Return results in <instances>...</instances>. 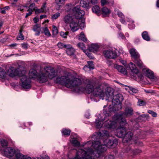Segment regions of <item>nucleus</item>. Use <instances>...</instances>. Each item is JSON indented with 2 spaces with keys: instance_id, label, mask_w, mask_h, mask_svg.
Returning <instances> with one entry per match:
<instances>
[{
  "instance_id": "c756f323",
  "label": "nucleus",
  "mask_w": 159,
  "mask_h": 159,
  "mask_svg": "<svg viewBox=\"0 0 159 159\" xmlns=\"http://www.w3.org/2000/svg\"><path fill=\"white\" fill-rule=\"evenodd\" d=\"M7 75V73L1 67H0V79H4Z\"/></svg>"
},
{
  "instance_id": "603ef678",
  "label": "nucleus",
  "mask_w": 159,
  "mask_h": 159,
  "mask_svg": "<svg viewBox=\"0 0 159 159\" xmlns=\"http://www.w3.org/2000/svg\"><path fill=\"white\" fill-rule=\"evenodd\" d=\"M138 105L139 106H143L145 104V102L143 101L139 100L138 102Z\"/></svg>"
},
{
  "instance_id": "e2e57ef3",
  "label": "nucleus",
  "mask_w": 159,
  "mask_h": 159,
  "mask_svg": "<svg viewBox=\"0 0 159 159\" xmlns=\"http://www.w3.org/2000/svg\"><path fill=\"white\" fill-rule=\"evenodd\" d=\"M0 9V12H1L2 14H5L6 13V10L4 8H1Z\"/></svg>"
},
{
  "instance_id": "2f4dec72",
  "label": "nucleus",
  "mask_w": 159,
  "mask_h": 159,
  "mask_svg": "<svg viewBox=\"0 0 159 159\" xmlns=\"http://www.w3.org/2000/svg\"><path fill=\"white\" fill-rule=\"evenodd\" d=\"M143 38L147 41H149L150 40V38L148 35V33L146 31H144L142 34Z\"/></svg>"
},
{
  "instance_id": "dca6fc26",
  "label": "nucleus",
  "mask_w": 159,
  "mask_h": 159,
  "mask_svg": "<svg viewBox=\"0 0 159 159\" xmlns=\"http://www.w3.org/2000/svg\"><path fill=\"white\" fill-rule=\"evenodd\" d=\"M75 19V18H74L71 15L68 14L64 16L63 21L66 24H70Z\"/></svg>"
},
{
  "instance_id": "4d7b16f0",
  "label": "nucleus",
  "mask_w": 159,
  "mask_h": 159,
  "mask_svg": "<svg viewBox=\"0 0 159 159\" xmlns=\"http://www.w3.org/2000/svg\"><path fill=\"white\" fill-rule=\"evenodd\" d=\"M128 27L130 29H133L134 28V25L133 23L130 24L128 25Z\"/></svg>"
},
{
  "instance_id": "338daca9",
  "label": "nucleus",
  "mask_w": 159,
  "mask_h": 159,
  "mask_svg": "<svg viewBox=\"0 0 159 159\" xmlns=\"http://www.w3.org/2000/svg\"><path fill=\"white\" fill-rule=\"evenodd\" d=\"M17 45V44L16 43H13V44H11L10 45V46L11 48H13V47H14L16 46Z\"/></svg>"
},
{
  "instance_id": "6e6d98bb",
  "label": "nucleus",
  "mask_w": 159,
  "mask_h": 159,
  "mask_svg": "<svg viewBox=\"0 0 159 159\" xmlns=\"http://www.w3.org/2000/svg\"><path fill=\"white\" fill-rule=\"evenodd\" d=\"M25 7L24 6L20 5L19 6L18 8V10L20 11H23L24 8Z\"/></svg>"
},
{
  "instance_id": "5fc2aeb1",
  "label": "nucleus",
  "mask_w": 159,
  "mask_h": 159,
  "mask_svg": "<svg viewBox=\"0 0 159 159\" xmlns=\"http://www.w3.org/2000/svg\"><path fill=\"white\" fill-rule=\"evenodd\" d=\"M21 46L23 48L25 49H27L28 47V44L25 43L21 44Z\"/></svg>"
},
{
  "instance_id": "13d9d810",
  "label": "nucleus",
  "mask_w": 159,
  "mask_h": 159,
  "mask_svg": "<svg viewBox=\"0 0 159 159\" xmlns=\"http://www.w3.org/2000/svg\"><path fill=\"white\" fill-rule=\"evenodd\" d=\"M72 46L70 44H66L65 48L66 49V50L70 49L71 48H73Z\"/></svg>"
},
{
  "instance_id": "e433bc0d",
  "label": "nucleus",
  "mask_w": 159,
  "mask_h": 159,
  "mask_svg": "<svg viewBox=\"0 0 159 159\" xmlns=\"http://www.w3.org/2000/svg\"><path fill=\"white\" fill-rule=\"evenodd\" d=\"M22 29H21L20 30L18 35L17 37V38L18 40H22L24 39V37L22 34Z\"/></svg>"
},
{
  "instance_id": "864d4df0",
  "label": "nucleus",
  "mask_w": 159,
  "mask_h": 159,
  "mask_svg": "<svg viewBox=\"0 0 159 159\" xmlns=\"http://www.w3.org/2000/svg\"><path fill=\"white\" fill-rule=\"evenodd\" d=\"M45 6V4H44L42 6L41 9H40L41 11H42V13L45 12L46 11Z\"/></svg>"
},
{
  "instance_id": "3c124183",
  "label": "nucleus",
  "mask_w": 159,
  "mask_h": 159,
  "mask_svg": "<svg viewBox=\"0 0 159 159\" xmlns=\"http://www.w3.org/2000/svg\"><path fill=\"white\" fill-rule=\"evenodd\" d=\"M114 156L111 155H108L105 157V159H114Z\"/></svg>"
},
{
  "instance_id": "a19ab883",
  "label": "nucleus",
  "mask_w": 159,
  "mask_h": 159,
  "mask_svg": "<svg viewBox=\"0 0 159 159\" xmlns=\"http://www.w3.org/2000/svg\"><path fill=\"white\" fill-rule=\"evenodd\" d=\"M134 61L136 63L138 66L141 67L143 66V64L141 60H138L137 59L134 60Z\"/></svg>"
},
{
  "instance_id": "2eb2a0df",
  "label": "nucleus",
  "mask_w": 159,
  "mask_h": 159,
  "mask_svg": "<svg viewBox=\"0 0 159 159\" xmlns=\"http://www.w3.org/2000/svg\"><path fill=\"white\" fill-rule=\"evenodd\" d=\"M15 157V159H32L30 156L27 155H24L21 153L18 149L16 151Z\"/></svg>"
},
{
  "instance_id": "a211bd4d",
  "label": "nucleus",
  "mask_w": 159,
  "mask_h": 159,
  "mask_svg": "<svg viewBox=\"0 0 159 159\" xmlns=\"http://www.w3.org/2000/svg\"><path fill=\"white\" fill-rule=\"evenodd\" d=\"M129 66L131 70L133 76H135L139 73V70L136 69L135 65L132 62H130L129 65Z\"/></svg>"
},
{
  "instance_id": "9b49d317",
  "label": "nucleus",
  "mask_w": 159,
  "mask_h": 159,
  "mask_svg": "<svg viewBox=\"0 0 159 159\" xmlns=\"http://www.w3.org/2000/svg\"><path fill=\"white\" fill-rule=\"evenodd\" d=\"M103 54L105 57L107 58L115 59L117 57V53L112 49H109L103 51Z\"/></svg>"
},
{
  "instance_id": "49530a36",
  "label": "nucleus",
  "mask_w": 159,
  "mask_h": 159,
  "mask_svg": "<svg viewBox=\"0 0 159 159\" xmlns=\"http://www.w3.org/2000/svg\"><path fill=\"white\" fill-rule=\"evenodd\" d=\"M69 33L68 32H64L61 31L60 33V34L61 36L63 38H66L68 34Z\"/></svg>"
},
{
  "instance_id": "aec40b11",
  "label": "nucleus",
  "mask_w": 159,
  "mask_h": 159,
  "mask_svg": "<svg viewBox=\"0 0 159 159\" xmlns=\"http://www.w3.org/2000/svg\"><path fill=\"white\" fill-rule=\"evenodd\" d=\"M99 48V46L97 43H92L89 45L88 49L90 52L94 53L98 52Z\"/></svg>"
},
{
  "instance_id": "20e7f679",
  "label": "nucleus",
  "mask_w": 159,
  "mask_h": 159,
  "mask_svg": "<svg viewBox=\"0 0 159 159\" xmlns=\"http://www.w3.org/2000/svg\"><path fill=\"white\" fill-rule=\"evenodd\" d=\"M110 113L109 112L105 114L104 112V117L102 119L100 115L98 116L95 121V125L97 128H101L103 126L106 128L112 130L116 127V123L113 120V117L111 120Z\"/></svg>"
},
{
  "instance_id": "c85d7f7f",
  "label": "nucleus",
  "mask_w": 159,
  "mask_h": 159,
  "mask_svg": "<svg viewBox=\"0 0 159 159\" xmlns=\"http://www.w3.org/2000/svg\"><path fill=\"white\" fill-rule=\"evenodd\" d=\"M97 134L98 136L105 137H106L109 136V132L106 130L102 131V132H100Z\"/></svg>"
},
{
  "instance_id": "052dcab7",
  "label": "nucleus",
  "mask_w": 159,
  "mask_h": 159,
  "mask_svg": "<svg viewBox=\"0 0 159 159\" xmlns=\"http://www.w3.org/2000/svg\"><path fill=\"white\" fill-rule=\"evenodd\" d=\"M29 12L26 14V16H25V18H27L28 16L31 15L32 14V12L30 11H27Z\"/></svg>"
},
{
  "instance_id": "423d86ee",
  "label": "nucleus",
  "mask_w": 159,
  "mask_h": 159,
  "mask_svg": "<svg viewBox=\"0 0 159 159\" xmlns=\"http://www.w3.org/2000/svg\"><path fill=\"white\" fill-rule=\"evenodd\" d=\"M83 148L78 149H74L75 155L70 159H92V152H87Z\"/></svg>"
},
{
  "instance_id": "473e14b6",
  "label": "nucleus",
  "mask_w": 159,
  "mask_h": 159,
  "mask_svg": "<svg viewBox=\"0 0 159 159\" xmlns=\"http://www.w3.org/2000/svg\"><path fill=\"white\" fill-rule=\"evenodd\" d=\"M71 131L69 129H63L61 130L62 135L69 136L70 135Z\"/></svg>"
},
{
  "instance_id": "09e8293b",
  "label": "nucleus",
  "mask_w": 159,
  "mask_h": 159,
  "mask_svg": "<svg viewBox=\"0 0 159 159\" xmlns=\"http://www.w3.org/2000/svg\"><path fill=\"white\" fill-rule=\"evenodd\" d=\"M148 113L151 114V115L153 117H155L157 116V113L152 111L149 110L148 111Z\"/></svg>"
},
{
  "instance_id": "9d476101",
  "label": "nucleus",
  "mask_w": 159,
  "mask_h": 159,
  "mask_svg": "<svg viewBox=\"0 0 159 159\" xmlns=\"http://www.w3.org/2000/svg\"><path fill=\"white\" fill-rule=\"evenodd\" d=\"M44 70L46 72V75L48 76V79H52L57 75V72L55 71L53 67L47 66L44 67Z\"/></svg>"
},
{
  "instance_id": "79ce46f5",
  "label": "nucleus",
  "mask_w": 159,
  "mask_h": 159,
  "mask_svg": "<svg viewBox=\"0 0 159 159\" xmlns=\"http://www.w3.org/2000/svg\"><path fill=\"white\" fill-rule=\"evenodd\" d=\"M52 32H53V34L54 35H56L58 33V30L57 29V27L54 26L53 25L52 26Z\"/></svg>"
},
{
  "instance_id": "8fccbe9b",
  "label": "nucleus",
  "mask_w": 159,
  "mask_h": 159,
  "mask_svg": "<svg viewBox=\"0 0 159 159\" xmlns=\"http://www.w3.org/2000/svg\"><path fill=\"white\" fill-rule=\"evenodd\" d=\"M40 158L42 159H49V157L47 155H41L40 156Z\"/></svg>"
},
{
  "instance_id": "b1692460",
  "label": "nucleus",
  "mask_w": 159,
  "mask_h": 159,
  "mask_svg": "<svg viewBox=\"0 0 159 159\" xmlns=\"http://www.w3.org/2000/svg\"><path fill=\"white\" fill-rule=\"evenodd\" d=\"M38 74L36 71L34 69H31L29 73V77H30L31 79V78L34 79H37L38 76Z\"/></svg>"
},
{
  "instance_id": "a878e982",
  "label": "nucleus",
  "mask_w": 159,
  "mask_h": 159,
  "mask_svg": "<svg viewBox=\"0 0 159 159\" xmlns=\"http://www.w3.org/2000/svg\"><path fill=\"white\" fill-rule=\"evenodd\" d=\"M33 30L35 32V35L39 36L40 34V31H41L40 26L37 24L34 25L33 27Z\"/></svg>"
},
{
  "instance_id": "de8ad7c7",
  "label": "nucleus",
  "mask_w": 159,
  "mask_h": 159,
  "mask_svg": "<svg viewBox=\"0 0 159 159\" xmlns=\"http://www.w3.org/2000/svg\"><path fill=\"white\" fill-rule=\"evenodd\" d=\"M101 3L102 6L109 4V2L107 0H101Z\"/></svg>"
},
{
  "instance_id": "774afa93",
  "label": "nucleus",
  "mask_w": 159,
  "mask_h": 159,
  "mask_svg": "<svg viewBox=\"0 0 159 159\" xmlns=\"http://www.w3.org/2000/svg\"><path fill=\"white\" fill-rule=\"evenodd\" d=\"M35 23H36L39 21V19L38 18H34L33 19Z\"/></svg>"
},
{
  "instance_id": "5701e85b",
  "label": "nucleus",
  "mask_w": 159,
  "mask_h": 159,
  "mask_svg": "<svg viewBox=\"0 0 159 159\" xmlns=\"http://www.w3.org/2000/svg\"><path fill=\"white\" fill-rule=\"evenodd\" d=\"M80 4L82 7L86 8V9H89L90 8L89 0H82L80 2Z\"/></svg>"
},
{
  "instance_id": "f3484780",
  "label": "nucleus",
  "mask_w": 159,
  "mask_h": 159,
  "mask_svg": "<svg viewBox=\"0 0 159 159\" xmlns=\"http://www.w3.org/2000/svg\"><path fill=\"white\" fill-rule=\"evenodd\" d=\"M129 53L133 61L138 59L140 57L139 54L134 48L131 49L129 50Z\"/></svg>"
},
{
  "instance_id": "393cba45",
  "label": "nucleus",
  "mask_w": 159,
  "mask_h": 159,
  "mask_svg": "<svg viewBox=\"0 0 159 159\" xmlns=\"http://www.w3.org/2000/svg\"><path fill=\"white\" fill-rule=\"evenodd\" d=\"M88 65L85 66L84 67V69L86 71L88 70V69L89 70L93 69L94 68V65L92 61H88L87 62Z\"/></svg>"
},
{
  "instance_id": "f03ea898",
  "label": "nucleus",
  "mask_w": 159,
  "mask_h": 159,
  "mask_svg": "<svg viewBox=\"0 0 159 159\" xmlns=\"http://www.w3.org/2000/svg\"><path fill=\"white\" fill-rule=\"evenodd\" d=\"M92 141H89L82 145L81 147L89 152H92V155L95 154L97 157L100 156L102 153L107 150V148H113L118 144L116 139L112 140L107 138L105 140L100 139L96 138V135H93L92 137Z\"/></svg>"
},
{
  "instance_id": "4be33fe9",
  "label": "nucleus",
  "mask_w": 159,
  "mask_h": 159,
  "mask_svg": "<svg viewBox=\"0 0 159 159\" xmlns=\"http://www.w3.org/2000/svg\"><path fill=\"white\" fill-rule=\"evenodd\" d=\"M102 15L104 17L109 16L111 12V10L106 7H104L101 9Z\"/></svg>"
},
{
  "instance_id": "6e6552de",
  "label": "nucleus",
  "mask_w": 159,
  "mask_h": 159,
  "mask_svg": "<svg viewBox=\"0 0 159 159\" xmlns=\"http://www.w3.org/2000/svg\"><path fill=\"white\" fill-rule=\"evenodd\" d=\"M20 75L18 76L20 77L21 86L25 89H30L31 87V79L26 75V71L24 70H22Z\"/></svg>"
},
{
  "instance_id": "37998d69",
  "label": "nucleus",
  "mask_w": 159,
  "mask_h": 159,
  "mask_svg": "<svg viewBox=\"0 0 159 159\" xmlns=\"http://www.w3.org/2000/svg\"><path fill=\"white\" fill-rule=\"evenodd\" d=\"M1 143L3 147H5L7 146L8 143L6 140L2 139L1 141Z\"/></svg>"
},
{
  "instance_id": "c9c22d12",
  "label": "nucleus",
  "mask_w": 159,
  "mask_h": 159,
  "mask_svg": "<svg viewBox=\"0 0 159 159\" xmlns=\"http://www.w3.org/2000/svg\"><path fill=\"white\" fill-rule=\"evenodd\" d=\"M75 52V50L73 48H71L70 49H68L66 50V52L69 55H73Z\"/></svg>"
},
{
  "instance_id": "ddd939ff",
  "label": "nucleus",
  "mask_w": 159,
  "mask_h": 159,
  "mask_svg": "<svg viewBox=\"0 0 159 159\" xmlns=\"http://www.w3.org/2000/svg\"><path fill=\"white\" fill-rule=\"evenodd\" d=\"M18 150L11 147L7 148L4 149L3 154L7 157H12L15 155Z\"/></svg>"
},
{
  "instance_id": "0eeeda50",
  "label": "nucleus",
  "mask_w": 159,
  "mask_h": 159,
  "mask_svg": "<svg viewBox=\"0 0 159 159\" xmlns=\"http://www.w3.org/2000/svg\"><path fill=\"white\" fill-rule=\"evenodd\" d=\"M116 135L119 138H123L124 142L128 141L131 140L133 136L132 133L130 131L126 133L125 128L123 127H119L116 130Z\"/></svg>"
},
{
  "instance_id": "f704fd0d",
  "label": "nucleus",
  "mask_w": 159,
  "mask_h": 159,
  "mask_svg": "<svg viewBox=\"0 0 159 159\" xmlns=\"http://www.w3.org/2000/svg\"><path fill=\"white\" fill-rule=\"evenodd\" d=\"M35 4L34 3H32L28 7V9L27 11H30L33 12L34 11H35Z\"/></svg>"
},
{
  "instance_id": "39448f33",
  "label": "nucleus",
  "mask_w": 159,
  "mask_h": 159,
  "mask_svg": "<svg viewBox=\"0 0 159 159\" xmlns=\"http://www.w3.org/2000/svg\"><path fill=\"white\" fill-rule=\"evenodd\" d=\"M133 114V110L132 108L127 107L125 109L124 113L121 115L118 114L115 115L113 117V120L114 121H115L117 125L118 124H119L120 125L124 126L126 124V122L125 120V117Z\"/></svg>"
},
{
  "instance_id": "cd10ccee",
  "label": "nucleus",
  "mask_w": 159,
  "mask_h": 159,
  "mask_svg": "<svg viewBox=\"0 0 159 159\" xmlns=\"http://www.w3.org/2000/svg\"><path fill=\"white\" fill-rule=\"evenodd\" d=\"M65 0H55L57 9L59 10L61 7L64 4Z\"/></svg>"
},
{
  "instance_id": "58836bf2",
  "label": "nucleus",
  "mask_w": 159,
  "mask_h": 159,
  "mask_svg": "<svg viewBox=\"0 0 159 159\" xmlns=\"http://www.w3.org/2000/svg\"><path fill=\"white\" fill-rule=\"evenodd\" d=\"M115 12L118 15V16L120 18H124V16L123 14L121 12H120L118 9H115Z\"/></svg>"
},
{
  "instance_id": "ea45409f",
  "label": "nucleus",
  "mask_w": 159,
  "mask_h": 159,
  "mask_svg": "<svg viewBox=\"0 0 159 159\" xmlns=\"http://www.w3.org/2000/svg\"><path fill=\"white\" fill-rule=\"evenodd\" d=\"M43 30L45 35L47 37H50L51 36V34H50L49 30L47 27L44 28H43Z\"/></svg>"
},
{
  "instance_id": "6ab92c4d",
  "label": "nucleus",
  "mask_w": 159,
  "mask_h": 159,
  "mask_svg": "<svg viewBox=\"0 0 159 159\" xmlns=\"http://www.w3.org/2000/svg\"><path fill=\"white\" fill-rule=\"evenodd\" d=\"M143 71L145 75L148 78L152 80L154 79V73L152 71L148 69H143Z\"/></svg>"
},
{
  "instance_id": "f257e3e1",
  "label": "nucleus",
  "mask_w": 159,
  "mask_h": 159,
  "mask_svg": "<svg viewBox=\"0 0 159 159\" xmlns=\"http://www.w3.org/2000/svg\"><path fill=\"white\" fill-rule=\"evenodd\" d=\"M83 81L84 79L81 77H75L68 73L59 75V84L65 85L71 89L73 92L77 93L85 92L88 94L92 92L94 96H99L102 99L107 100V98H110L112 100V104L115 108L118 107L117 110L121 108V102L124 99L121 94L114 96L113 89L107 84H102L96 85L92 80L89 79L86 80L87 83L86 87L83 88L80 85Z\"/></svg>"
},
{
  "instance_id": "7c9ffc66",
  "label": "nucleus",
  "mask_w": 159,
  "mask_h": 159,
  "mask_svg": "<svg viewBox=\"0 0 159 159\" xmlns=\"http://www.w3.org/2000/svg\"><path fill=\"white\" fill-rule=\"evenodd\" d=\"M78 38L79 39L81 40L84 42H86L87 40V39L83 32H81L79 35Z\"/></svg>"
},
{
  "instance_id": "1a4fd4ad",
  "label": "nucleus",
  "mask_w": 159,
  "mask_h": 159,
  "mask_svg": "<svg viewBox=\"0 0 159 159\" xmlns=\"http://www.w3.org/2000/svg\"><path fill=\"white\" fill-rule=\"evenodd\" d=\"M23 70L22 68L20 66H19V67L15 69L14 67L10 66L7 70V74L11 77H14L16 76L20 75V74L22 70Z\"/></svg>"
},
{
  "instance_id": "bf43d9fd",
  "label": "nucleus",
  "mask_w": 159,
  "mask_h": 159,
  "mask_svg": "<svg viewBox=\"0 0 159 159\" xmlns=\"http://www.w3.org/2000/svg\"><path fill=\"white\" fill-rule=\"evenodd\" d=\"M98 2V0H90L91 3L93 5L97 4Z\"/></svg>"
},
{
  "instance_id": "a18cd8bd",
  "label": "nucleus",
  "mask_w": 159,
  "mask_h": 159,
  "mask_svg": "<svg viewBox=\"0 0 159 159\" xmlns=\"http://www.w3.org/2000/svg\"><path fill=\"white\" fill-rule=\"evenodd\" d=\"M60 15V14L59 12H57L53 15L52 16V18L53 20H55L57 19Z\"/></svg>"
},
{
  "instance_id": "4468645a",
  "label": "nucleus",
  "mask_w": 159,
  "mask_h": 159,
  "mask_svg": "<svg viewBox=\"0 0 159 159\" xmlns=\"http://www.w3.org/2000/svg\"><path fill=\"white\" fill-rule=\"evenodd\" d=\"M77 137L76 134L71 135L70 137V142L75 147H79L80 145V143L77 140Z\"/></svg>"
},
{
  "instance_id": "680f3d73",
  "label": "nucleus",
  "mask_w": 159,
  "mask_h": 159,
  "mask_svg": "<svg viewBox=\"0 0 159 159\" xmlns=\"http://www.w3.org/2000/svg\"><path fill=\"white\" fill-rule=\"evenodd\" d=\"M35 12L36 14L42 13L40 9H35Z\"/></svg>"
},
{
  "instance_id": "0e129e2a",
  "label": "nucleus",
  "mask_w": 159,
  "mask_h": 159,
  "mask_svg": "<svg viewBox=\"0 0 159 159\" xmlns=\"http://www.w3.org/2000/svg\"><path fill=\"white\" fill-rule=\"evenodd\" d=\"M144 91L145 92L148 93H153L154 92L152 90H144Z\"/></svg>"
},
{
  "instance_id": "f8f14e48",
  "label": "nucleus",
  "mask_w": 159,
  "mask_h": 159,
  "mask_svg": "<svg viewBox=\"0 0 159 159\" xmlns=\"http://www.w3.org/2000/svg\"><path fill=\"white\" fill-rule=\"evenodd\" d=\"M46 72L43 70L38 74L37 77L36 79L37 81L40 83H43L48 81V76L46 75Z\"/></svg>"
},
{
  "instance_id": "bb28decb",
  "label": "nucleus",
  "mask_w": 159,
  "mask_h": 159,
  "mask_svg": "<svg viewBox=\"0 0 159 159\" xmlns=\"http://www.w3.org/2000/svg\"><path fill=\"white\" fill-rule=\"evenodd\" d=\"M92 11L97 15H99L101 11L100 7L98 5L93 6L92 7Z\"/></svg>"
},
{
  "instance_id": "72a5a7b5",
  "label": "nucleus",
  "mask_w": 159,
  "mask_h": 159,
  "mask_svg": "<svg viewBox=\"0 0 159 159\" xmlns=\"http://www.w3.org/2000/svg\"><path fill=\"white\" fill-rule=\"evenodd\" d=\"M129 90L128 91L129 93L132 94L133 93H137L138 92V90L137 89L133 88L132 87L128 86Z\"/></svg>"
},
{
  "instance_id": "7ed1b4c3",
  "label": "nucleus",
  "mask_w": 159,
  "mask_h": 159,
  "mask_svg": "<svg viewBox=\"0 0 159 159\" xmlns=\"http://www.w3.org/2000/svg\"><path fill=\"white\" fill-rule=\"evenodd\" d=\"M74 5L73 3L67 4L66 8L68 13L72 12L75 17V19L69 24L70 30L73 32L77 31L79 27L81 29H83L85 26L84 19L82 18L85 14L84 11L81 10L80 6L78 5L72 8Z\"/></svg>"
},
{
  "instance_id": "c03bdc74",
  "label": "nucleus",
  "mask_w": 159,
  "mask_h": 159,
  "mask_svg": "<svg viewBox=\"0 0 159 159\" xmlns=\"http://www.w3.org/2000/svg\"><path fill=\"white\" fill-rule=\"evenodd\" d=\"M57 45L60 49H62L65 48L66 44L61 42H59L57 44Z\"/></svg>"
},
{
  "instance_id": "4c0bfd02",
  "label": "nucleus",
  "mask_w": 159,
  "mask_h": 159,
  "mask_svg": "<svg viewBox=\"0 0 159 159\" xmlns=\"http://www.w3.org/2000/svg\"><path fill=\"white\" fill-rule=\"evenodd\" d=\"M77 45L79 48H81L84 52L86 53V48L85 47L83 43H79Z\"/></svg>"
},
{
  "instance_id": "412c9836",
  "label": "nucleus",
  "mask_w": 159,
  "mask_h": 159,
  "mask_svg": "<svg viewBox=\"0 0 159 159\" xmlns=\"http://www.w3.org/2000/svg\"><path fill=\"white\" fill-rule=\"evenodd\" d=\"M114 67L119 72L124 75L127 74V70L123 66L115 64L114 65Z\"/></svg>"
},
{
  "instance_id": "69168bd1",
  "label": "nucleus",
  "mask_w": 159,
  "mask_h": 159,
  "mask_svg": "<svg viewBox=\"0 0 159 159\" xmlns=\"http://www.w3.org/2000/svg\"><path fill=\"white\" fill-rule=\"evenodd\" d=\"M119 36L122 39H124L125 38L124 34L122 33L119 34Z\"/></svg>"
}]
</instances>
